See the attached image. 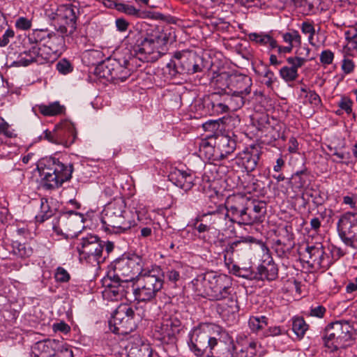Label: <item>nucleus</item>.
<instances>
[{
  "instance_id": "a19ab883",
  "label": "nucleus",
  "mask_w": 357,
  "mask_h": 357,
  "mask_svg": "<svg viewBox=\"0 0 357 357\" xmlns=\"http://www.w3.org/2000/svg\"><path fill=\"white\" fill-rule=\"evenodd\" d=\"M56 68L62 75H68L73 70L72 64L66 59L59 61L56 64Z\"/></svg>"
},
{
  "instance_id": "9b49d317",
  "label": "nucleus",
  "mask_w": 357,
  "mask_h": 357,
  "mask_svg": "<svg viewBox=\"0 0 357 357\" xmlns=\"http://www.w3.org/2000/svg\"><path fill=\"white\" fill-rule=\"evenodd\" d=\"M79 15L80 8L78 5H60L55 13V29L62 34L72 35L77 29V21Z\"/></svg>"
},
{
  "instance_id": "2eb2a0df",
  "label": "nucleus",
  "mask_w": 357,
  "mask_h": 357,
  "mask_svg": "<svg viewBox=\"0 0 357 357\" xmlns=\"http://www.w3.org/2000/svg\"><path fill=\"white\" fill-rule=\"evenodd\" d=\"M207 294L211 300H227L234 302L231 294V278L226 275H213L208 279Z\"/></svg>"
},
{
  "instance_id": "052dcab7",
  "label": "nucleus",
  "mask_w": 357,
  "mask_h": 357,
  "mask_svg": "<svg viewBox=\"0 0 357 357\" xmlns=\"http://www.w3.org/2000/svg\"><path fill=\"white\" fill-rule=\"evenodd\" d=\"M55 278L59 282H68L70 279V275L63 268L59 267L55 273Z\"/></svg>"
},
{
  "instance_id": "dca6fc26",
  "label": "nucleus",
  "mask_w": 357,
  "mask_h": 357,
  "mask_svg": "<svg viewBox=\"0 0 357 357\" xmlns=\"http://www.w3.org/2000/svg\"><path fill=\"white\" fill-rule=\"evenodd\" d=\"M231 136L227 135H219L214 138V144L211 142H204L202 145L204 149L208 148L213 150L215 153V158L223 160L231 154L236 148V136L231 133Z\"/></svg>"
},
{
  "instance_id": "c756f323",
  "label": "nucleus",
  "mask_w": 357,
  "mask_h": 357,
  "mask_svg": "<svg viewBox=\"0 0 357 357\" xmlns=\"http://www.w3.org/2000/svg\"><path fill=\"white\" fill-rule=\"evenodd\" d=\"M124 206V202L121 198H115L105 206L102 214L109 216H120L123 211Z\"/></svg>"
},
{
  "instance_id": "bf43d9fd",
  "label": "nucleus",
  "mask_w": 357,
  "mask_h": 357,
  "mask_svg": "<svg viewBox=\"0 0 357 357\" xmlns=\"http://www.w3.org/2000/svg\"><path fill=\"white\" fill-rule=\"evenodd\" d=\"M14 31L12 29H8L3 35L0 37V47H6L10 43V39L14 38Z\"/></svg>"
},
{
  "instance_id": "c03bdc74",
  "label": "nucleus",
  "mask_w": 357,
  "mask_h": 357,
  "mask_svg": "<svg viewBox=\"0 0 357 357\" xmlns=\"http://www.w3.org/2000/svg\"><path fill=\"white\" fill-rule=\"evenodd\" d=\"M63 215L69 219L70 221H74L76 222L83 223L86 220L83 213L75 211L73 210L66 209V211L63 212Z\"/></svg>"
},
{
  "instance_id": "1a4fd4ad",
  "label": "nucleus",
  "mask_w": 357,
  "mask_h": 357,
  "mask_svg": "<svg viewBox=\"0 0 357 357\" xmlns=\"http://www.w3.org/2000/svg\"><path fill=\"white\" fill-rule=\"evenodd\" d=\"M162 278L149 271L138 276L135 285H131L135 299L139 301L148 302L153 301L158 293L162 289Z\"/></svg>"
},
{
  "instance_id": "0e129e2a",
  "label": "nucleus",
  "mask_w": 357,
  "mask_h": 357,
  "mask_svg": "<svg viewBox=\"0 0 357 357\" xmlns=\"http://www.w3.org/2000/svg\"><path fill=\"white\" fill-rule=\"evenodd\" d=\"M115 25L116 27V30L119 32H126L128 26L130 25L129 22L126 20L124 18L119 17L115 20Z\"/></svg>"
},
{
  "instance_id": "2f4dec72",
  "label": "nucleus",
  "mask_w": 357,
  "mask_h": 357,
  "mask_svg": "<svg viewBox=\"0 0 357 357\" xmlns=\"http://www.w3.org/2000/svg\"><path fill=\"white\" fill-rule=\"evenodd\" d=\"M129 288L128 283L125 281H121L115 287L110 289H105L104 293L112 300H119L123 297Z\"/></svg>"
},
{
  "instance_id": "20e7f679",
  "label": "nucleus",
  "mask_w": 357,
  "mask_h": 357,
  "mask_svg": "<svg viewBox=\"0 0 357 357\" xmlns=\"http://www.w3.org/2000/svg\"><path fill=\"white\" fill-rule=\"evenodd\" d=\"M167 41L163 33L148 35L138 33L130 54L142 62H155L161 57L160 48Z\"/></svg>"
},
{
  "instance_id": "39448f33",
  "label": "nucleus",
  "mask_w": 357,
  "mask_h": 357,
  "mask_svg": "<svg viewBox=\"0 0 357 357\" xmlns=\"http://www.w3.org/2000/svg\"><path fill=\"white\" fill-rule=\"evenodd\" d=\"M167 67L173 75H193L204 72L206 68L203 57L190 51H177L174 53Z\"/></svg>"
},
{
  "instance_id": "0eeeda50",
  "label": "nucleus",
  "mask_w": 357,
  "mask_h": 357,
  "mask_svg": "<svg viewBox=\"0 0 357 357\" xmlns=\"http://www.w3.org/2000/svg\"><path fill=\"white\" fill-rule=\"evenodd\" d=\"M353 328L347 321H337L330 324L325 330V346L335 351L350 345L352 341Z\"/></svg>"
},
{
  "instance_id": "13d9d810",
  "label": "nucleus",
  "mask_w": 357,
  "mask_h": 357,
  "mask_svg": "<svg viewBox=\"0 0 357 357\" xmlns=\"http://www.w3.org/2000/svg\"><path fill=\"white\" fill-rule=\"evenodd\" d=\"M301 30L303 34L305 35H314L315 29L313 25V22L309 21H304L301 24Z\"/></svg>"
},
{
  "instance_id": "3c124183",
  "label": "nucleus",
  "mask_w": 357,
  "mask_h": 357,
  "mask_svg": "<svg viewBox=\"0 0 357 357\" xmlns=\"http://www.w3.org/2000/svg\"><path fill=\"white\" fill-rule=\"evenodd\" d=\"M334 59V54L330 50H323L320 54V62L323 65L331 64Z\"/></svg>"
},
{
  "instance_id": "aec40b11",
  "label": "nucleus",
  "mask_w": 357,
  "mask_h": 357,
  "mask_svg": "<svg viewBox=\"0 0 357 357\" xmlns=\"http://www.w3.org/2000/svg\"><path fill=\"white\" fill-rule=\"evenodd\" d=\"M243 276L259 280L273 281L278 277V268L273 259L266 255L258 266L257 272L250 271L248 275Z\"/></svg>"
},
{
  "instance_id": "ea45409f",
  "label": "nucleus",
  "mask_w": 357,
  "mask_h": 357,
  "mask_svg": "<svg viewBox=\"0 0 357 357\" xmlns=\"http://www.w3.org/2000/svg\"><path fill=\"white\" fill-rule=\"evenodd\" d=\"M14 252L20 257H26L30 256L33 250L31 248L27 247L24 243L15 242L13 245Z\"/></svg>"
},
{
  "instance_id": "6e6d98bb",
  "label": "nucleus",
  "mask_w": 357,
  "mask_h": 357,
  "mask_svg": "<svg viewBox=\"0 0 357 357\" xmlns=\"http://www.w3.org/2000/svg\"><path fill=\"white\" fill-rule=\"evenodd\" d=\"M252 211L256 214H263L266 212V204L264 201L253 200L251 202Z\"/></svg>"
},
{
  "instance_id": "393cba45",
  "label": "nucleus",
  "mask_w": 357,
  "mask_h": 357,
  "mask_svg": "<svg viewBox=\"0 0 357 357\" xmlns=\"http://www.w3.org/2000/svg\"><path fill=\"white\" fill-rule=\"evenodd\" d=\"M195 178V176L190 172L180 170L176 168L172 169L168 175L169 181L185 191L193 187Z\"/></svg>"
},
{
  "instance_id": "864d4df0",
  "label": "nucleus",
  "mask_w": 357,
  "mask_h": 357,
  "mask_svg": "<svg viewBox=\"0 0 357 357\" xmlns=\"http://www.w3.org/2000/svg\"><path fill=\"white\" fill-rule=\"evenodd\" d=\"M357 222V212H347L339 219L337 223H355Z\"/></svg>"
},
{
  "instance_id": "f03ea898",
  "label": "nucleus",
  "mask_w": 357,
  "mask_h": 357,
  "mask_svg": "<svg viewBox=\"0 0 357 357\" xmlns=\"http://www.w3.org/2000/svg\"><path fill=\"white\" fill-rule=\"evenodd\" d=\"M42 186L47 190L58 188L69 181L73 172L71 163H64L55 157H45L37 165Z\"/></svg>"
},
{
  "instance_id": "ddd939ff",
  "label": "nucleus",
  "mask_w": 357,
  "mask_h": 357,
  "mask_svg": "<svg viewBox=\"0 0 357 357\" xmlns=\"http://www.w3.org/2000/svg\"><path fill=\"white\" fill-rule=\"evenodd\" d=\"M105 242L100 241L98 236L87 235L81 239L77 250L81 261H85L92 265H98L103 261L102 257Z\"/></svg>"
},
{
  "instance_id": "e433bc0d",
  "label": "nucleus",
  "mask_w": 357,
  "mask_h": 357,
  "mask_svg": "<svg viewBox=\"0 0 357 357\" xmlns=\"http://www.w3.org/2000/svg\"><path fill=\"white\" fill-rule=\"evenodd\" d=\"M267 326V318L265 316L252 317L249 319V326L253 332H258Z\"/></svg>"
},
{
  "instance_id": "6e6552de",
  "label": "nucleus",
  "mask_w": 357,
  "mask_h": 357,
  "mask_svg": "<svg viewBox=\"0 0 357 357\" xmlns=\"http://www.w3.org/2000/svg\"><path fill=\"white\" fill-rule=\"evenodd\" d=\"M218 328L213 325H200L194 328L188 334V342L190 349L198 357L208 354L210 349L216 344L215 336L213 335L214 329Z\"/></svg>"
},
{
  "instance_id": "4d7b16f0",
  "label": "nucleus",
  "mask_w": 357,
  "mask_h": 357,
  "mask_svg": "<svg viewBox=\"0 0 357 357\" xmlns=\"http://www.w3.org/2000/svg\"><path fill=\"white\" fill-rule=\"evenodd\" d=\"M56 355L58 357H73V351L68 345L60 342V347L57 349Z\"/></svg>"
},
{
  "instance_id": "49530a36",
  "label": "nucleus",
  "mask_w": 357,
  "mask_h": 357,
  "mask_svg": "<svg viewBox=\"0 0 357 357\" xmlns=\"http://www.w3.org/2000/svg\"><path fill=\"white\" fill-rule=\"evenodd\" d=\"M334 149L335 151L333 153V155L336 156L340 159V160L337 161L333 160V161L338 163H344L348 165L351 158V153L349 151H339L337 148H334Z\"/></svg>"
},
{
  "instance_id": "a18cd8bd",
  "label": "nucleus",
  "mask_w": 357,
  "mask_h": 357,
  "mask_svg": "<svg viewBox=\"0 0 357 357\" xmlns=\"http://www.w3.org/2000/svg\"><path fill=\"white\" fill-rule=\"evenodd\" d=\"M0 135H3L7 138H13L15 136L14 131L10 129V125L1 116H0Z\"/></svg>"
},
{
  "instance_id": "412c9836",
  "label": "nucleus",
  "mask_w": 357,
  "mask_h": 357,
  "mask_svg": "<svg viewBox=\"0 0 357 357\" xmlns=\"http://www.w3.org/2000/svg\"><path fill=\"white\" fill-rule=\"evenodd\" d=\"M51 40H56L58 44L61 46L60 50L63 48L64 44V39L63 37H57L55 33H50L47 30L45 29H36L29 34L26 40L29 44L36 45L38 47H41L46 51L48 50L47 44ZM61 52V51H59Z\"/></svg>"
},
{
  "instance_id": "f704fd0d",
  "label": "nucleus",
  "mask_w": 357,
  "mask_h": 357,
  "mask_svg": "<svg viewBox=\"0 0 357 357\" xmlns=\"http://www.w3.org/2000/svg\"><path fill=\"white\" fill-rule=\"evenodd\" d=\"M248 40L260 46H267V43L271 36L265 32H252L247 35Z\"/></svg>"
},
{
  "instance_id": "4be33fe9",
  "label": "nucleus",
  "mask_w": 357,
  "mask_h": 357,
  "mask_svg": "<svg viewBox=\"0 0 357 357\" xmlns=\"http://www.w3.org/2000/svg\"><path fill=\"white\" fill-rule=\"evenodd\" d=\"M275 234L278 237L275 241V250L280 254H284L289 252L293 247V233L291 231V227L290 225H286L282 227H279L277 229H274Z\"/></svg>"
},
{
  "instance_id": "69168bd1",
  "label": "nucleus",
  "mask_w": 357,
  "mask_h": 357,
  "mask_svg": "<svg viewBox=\"0 0 357 357\" xmlns=\"http://www.w3.org/2000/svg\"><path fill=\"white\" fill-rule=\"evenodd\" d=\"M342 204L349 205L351 208H356L357 204V196L355 194H352L351 196L347 195L342 197Z\"/></svg>"
},
{
  "instance_id": "473e14b6",
  "label": "nucleus",
  "mask_w": 357,
  "mask_h": 357,
  "mask_svg": "<svg viewBox=\"0 0 357 357\" xmlns=\"http://www.w3.org/2000/svg\"><path fill=\"white\" fill-rule=\"evenodd\" d=\"M308 329V325L302 317H294L292 319V330L298 339H302Z\"/></svg>"
},
{
  "instance_id": "37998d69",
  "label": "nucleus",
  "mask_w": 357,
  "mask_h": 357,
  "mask_svg": "<svg viewBox=\"0 0 357 357\" xmlns=\"http://www.w3.org/2000/svg\"><path fill=\"white\" fill-rule=\"evenodd\" d=\"M307 59L302 58V56H290L287 59V63L290 65V68L298 72L299 68H301L307 61Z\"/></svg>"
},
{
  "instance_id": "4c0bfd02",
  "label": "nucleus",
  "mask_w": 357,
  "mask_h": 357,
  "mask_svg": "<svg viewBox=\"0 0 357 357\" xmlns=\"http://www.w3.org/2000/svg\"><path fill=\"white\" fill-rule=\"evenodd\" d=\"M280 77L286 82H290L295 81L298 77V73L289 66H284L280 70Z\"/></svg>"
},
{
  "instance_id": "4468645a",
  "label": "nucleus",
  "mask_w": 357,
  "mask_h": 357,
  "mask_svg": "<svg viewBox=\"0 0 357 357\" xmlns=\"http://www.w3.org/2000/svg\"><path fill=\"white\" fill-rule=\"evenodd\" d=\"M24 46L25 50L21 52L16 61L18 66H28L32 63L43 64L49 61L50 54H56L60 49L48 47V51H44L43 47H38L36 45L29 44L28 41H24Z\"/></svg>"
},
{
  "instance_id": "a211bd4d",
  "label": "nucleus",
  "mask_w": 357,
  "mask_h": 357,
  "mask_svg": "<svg viewBox=\"0 0 357 357\" xmlns=\"http://www.w3.org/2000/svg\"><path fill=\"white\" fill-rule=\"evenodd\" d=\"M181 330V321L174 317L164 319L160 326H155L154 335L160 340L172 342Z\"/></svg>"
},
{
  "instance_id": "a878e982",
  "label": "nucleus",
  "mask_w": 357,
  "mask_h": 357,
  "mask_svg": "<svg viewBox=\"0 0 357 357\" xmlns=\"http://www.w3.org/2000/svg\"><path fill=\"white\" fill-rule=\"evenodd\" d=\"M259 153L257 151L246 149L239 153L236 158V163L241 165L247 172L254 171L259 160Z\"/></svg>"
},
{
  "instance_id": "7c9ffc66",
  "label": "nucleus",
  "mask_w": 357,
  "mask_h": 357,
  "mask_svg": "<svg viewBox=\"0 0 357 357\" xmlns=\"http://www.w3.org/2000/svg\"><path fill=\"white\" fill-rule=\"evenodd\" d=\"M39 112L45 116H53L61 114L65 111V107L59 102H54L49 105H37Z\"/></svg>"
},
{
  "instance_id": "603ef678",
  "label": "nucleus",
  "mask_w": 357,
  "mask_h": 357,
  "mask_svg": "<svg viewBox=\"0 0 357 357\" xmlns=\"http://www.w3.org/2000/svg\"><path fill=\"white\" fill-rule=\"evenodd\" d=\"M31 21L24 17H20L15 21V27L20 30H28L31 29Z\"/></svg>"
},
{
  "instance_id": "f3484780",
  "label": "nucleus",
  "mask_w": 357,
  "mask_h": 357,
  "mask_svg": "<svg viewBox=\"0 0 357 357\" xmlns=\"http://www.w3.org/2000/svg\"><path fill=\"white\" fill-rule=\"evenodd\" d=\"M300 255L312 267L326 268L330 265L328 257L321 243L307 245L303 250L300 251Z\"/></svg>"
},
{
  "instance_id": "09e8293b",
  "label": "nucleus",
  "mask_w": 357,
  "mask_h": 357,
  "mask_svg": "<svg viewBox=\"0 0 357 357\" xmlns=\"http://www.w3.org/2000/svg\"><path fill=\"white\" fill-rule=\"evenodd\" d=\"M262 73L263 76L267 79L265 82V84L269 88L272 87L273 83L276 80V77L275 76L274 73L267 66H265Z\"/></svg>"
},
{
  "instance_id": "7ed1b4c3",
  "label": "nucleus",
  "mask_w": 357,
  "mask_h": 357,
  "mask_svg": "<svg viewBox=\"0 0 357 357\" xmlns=\"http://www.w3.org/2000/svg\"><path fill=\"white\" fill-rule=\"evenodd\" d=\"M215 88L228 96L235 102L238 100V109H241L251 93L252 79L246 75L222 73L213 78Z\"/></svg>"
},
{
  "instance_id": "de8ad7c7",
  "label": "nucleus",
  "mask_w": 357,
  "mask_h": 357,
  "mask_svg": "<svg viewBox=\"0 0 357 357\" xmlns=\"http://www.w3.org/2000/svg\"><path fill=\"white\" fill-rule=\"evenodd\" d=\"M309 102L316 107H319L321 105V99L319 94L315 91H309L306 94Z\"/></svg>"
},
{
  "instance_id": "423d86ee",
  "label": "nucleus",
  "mask_w": 357,
  "mask_h": 357,
  "mask_svg": "<svg viewBox=\"0 0 357 357\" xmlns=\"http://www.w3.org/2000/svg\"><path fill=\"white\" fill-rule=\"evenodd\" d=\"M133 60L130 56L127 58L116 55L114 58L99 64L95 71L98 76L107 81L123 82L130 75L131 62Z\"/></svg>"
},
{
  "instance_id": "9d476101",
  "label": "nucleus",
  "mask_w": 357,
  "mask_h": 357,
  "mask_svg": "<svg viewBox=\"0 0 357 357\" xmlns=\"http://www.w3.org/2000/svg\"><path fill=\"white\" fill-rule=\"evenodd\" d=\"M136 327L135 310L127 304L120 305L109 321L110 331L117 335H128Z\"/></svg>"
},
{
  "instance_id": "8fccbe9b",
  "label": "nucleus",
  "mask_w": 357,
  "mask_h": 357,
  "mask_svg": "<svg viewBox=\"0 0 357 357\" xmlns=\"http://www.w3.org/2000/svg\"><path fill=\"white\" fill-rule=\"evenodd\" d=\"M130 229V226L123 227L121 226H116L114 225H106V226L104 227V230L106 232L115 234L124 233Z\"/></svg>"
},
{
  "instance_id": "b1692460",
  "label": "nucleus",
  "mask_w": 357,
  "mask_h": 357,
  "mask_svg": "<svg viewBox=\"0 0 357 357\" xmlns=\"http://www.w3.org/2000/svg\"><path fill=\"white\" fill-rule=\"evenodd\" d=\"M128 357H151L152 349L142 342L139 335H133L125 346Z\"/></svg>"
},
{
  "instance_id": "5701e85b",
  "label": "nucleus",
  "mask_w": 357,
  "mask_h": 357,
  "mask_svg": "<svg viewBox=\"0 0 357 357\" xmlns=\"http://www.w3.org/2000/svg\"><path fill=\"white\" fill-rule=\"evenodd\" d=\"M56 137L57 144H61L65 147L71 146L77 137V132L73 123L64 121L56 125Z\"/></svg>"
},
{
  "instance_id": "cd10ccee",
  "label": "nucleus",
  "mask_w": 357,
  "mask_h": 357,
  "mask_svg": "<svg viewBox=\"0 0 357 357\" xmlns=\"http://www.w3.org/2000/svg\"><path fill=\"white\" fill-rule=\"evenodd\" d=\"M60 342L56 340H45L38 342L34 346V350L38 351L42 357H53L56 356Z\"/></svg>"
},
{
  "instance_id": "bb28decb",
  "label": "nucleus",
  "mask_w": 357,
  "mask_h": 357,
  "mask_svg": "<svg viewBox=\"0 0 357 357\" xmlns=\"http://www.w3.org/2000/svg\"><path fill=\"white\" fill-rule=\"evenodd\" d=\"M216 344L211 348L206 357H232L234 345L232 341L229 340V342L220 340L215 337Z\"/></svg>"
},
{
  "instance_id": "58836bf2",
  "label": "nucleus",
  "mask_w": 357,
  "mask_h": 357,
  "mask_svg": "<svg viewBox=\"0 0 357 357\" xmlns=\"http://www.w3.org/2000/svg\"><path fill=\"white\" fill-rule=\"evenodd\" d=\"M345 39L350 48L357 50V28H351L344 32Z\"/></svg>"
},
{
  "instance_id": "338daca9",
  "label": "nucleus",
  "mask_w": 357,
  "mask_h": 357,
  "mask_svg": "<svg viewBox=\"0 0 357 357\" xmlns=\"http://www.w3.org/2000/svg\"><path fill=\"white\" fill-rule=\"evenodd\" d=\"M287 333V331L282 329L280 326L270 327L267 331V335L278 336Z\"/></svg>"
},
{
  "instance_id": "e2e57ef3",
  "label": "nucleus",
  "mask_w": 357,
  "mask_h": 357,
  "mask_svg": "<svg viewBox=\"0 0 357 357\" xmlns=\"http://www.w3.org/2000/svg\"><path fill=\"white\" fill-rule=\"evenodd\" d=\"M40 139H45L48 142L57 144V140L56 137V127L52 132L49 130H44L42 135L40 136Z\"/></svg>"
},
{
  "instance_id": "72a5a7b5",
  "label": "nucleus",
  "mask_w": 357,
  "mask_h": 357,
  "mask_svg": "<svg viewBox=\"0 0 357 357\" xmlns=\"http://www.w3.org/2000/svg\"><path fill=\"white\" fill-rule=\"evenodd\" d=\"M310 172L306 167L296 171L292 174L291 178L294 180L296 187L299 188H304L309 180Z\"/></svg>"
},
{
  "instance_id": "c85d7f7f",
  "label": "nucleus",
  "mask_w": 357,
  "mask_h": 357,
  "mask_svg": "<svg viewBox=\"0 0 357 357\" xmlns=\"http://www.w3.org/2000/svg\"><path fill=\"white\" fill-rule=\"evenodd\" d=\"M353 225H337L339 236L343 242L351 246L354 241H357V232L356 229H351Z\"/></svg>"
},
{
  "instance_id": "774afa93",
  "label": "nucleus",
  "mask_w": 357,
  "mask_h": 357,
  "mask_svg": "<svg viewBox=\"0 0 357 357\" xmlns=\"http://www.w3.org/2000/svg\"><path fill=\"white\" fill-rule=\"evenodd\" d=\"M13 218L12 215L7 208H2L0 211V223H8Z\"/></svg>"
},
{
  "instance_id": "6ab92c4d",
  "label": "nucleus",
  "mask_w": 357,
  "mask_h": 357,
  "mask_svg": "<svg viewBox=\"0 0 357 357\" xmlns=\"http://www.w3.org/2000/svg\"><path fill=\"white\" fill-rule=\"evenodd\" d=\"M142 267V259L139 257H135L119 261L116 265L115 270L117 273L116 275H121L125 278H121V281L126 282L130 286L135 276L141 273Z\"/></svg>"
},
{
  "instance_id": "f257e3e1",
  "label": "nucleus",
  "mask_w": 357,
  "mask_h": 357,
  "mask_svg": "<svg viewBox=\"0 0 357 357\" xmlns=\"http://www.w3.org/2000/svg\"><path fill=\"white\" fill-rule=\"evenodd\" d=\"M241 197L233 196L227 198L225 206H219L215 211H202L196 216L195 223L199 222L220 223L229 221L231 223H245L248 208L244 207Z\"/></svg>"
},
{
  "instance_id": "680f3d73",
  "label": "nucleus",
  "mask_w": 357,
  "mask_h": 357,
  "mask_svg": "<svg viewBox=\"0 0 357 357\" xmlns=\"http://www.w3.org/2000/svg\"><path fill=\"white\" fill-rule=\"evenodd\" d=\"M341 68L345 74H350L354 71V63L351 59L344 57L342 60Z\"/></svg>"
},
{
  "instance_id": "f8f14e48",
  "label": "nucleus",
  "mask_w": 357,
  "mask_h": 357,
  "mask_svg": "<svg viewBox=\"0 0 357 357\" xmlns=\"http://www.w3.org/2000/svg\"><path fill=\"white\" fill-rule=\"evenodd\" d=\"M238 101L231 100L221 90L212 93L204 97L202 101L203 109L205 113L210 116H218L229 111H237L238 109Z\"/></svg>"
},
{
  "instance_id": "79ce46f5",
  "label": "nucleus",
  "mask_w": 357,
  "mask_h": 357,
  "mask_svg": "<svg viewBox=\"0 0 357 357\" xmlns=\"http://www.w3.org/2000/svg\"><path fill=\"white\" fill-rule=\"evenodd\" d=\"M115 8L117 10L124 13L128 15L134 16L139 13V10H137L135 6L123 3H116Z\"/></svg>"
},
{
  "instance_id": "5fc2aeb1",
  "label": "nucleus",
  "mask_w": 357,
  "mask_h": 357,
  "mask_svg": "<svg viewBox=\"0 0 357 357\" xmlns=\"http://www.w3.org/2000/svg\"><path fill=\"white\" fill-rule=\"evenodd\" d=\"M52 229L55 231L58 235L62 236L66 238H74L77 237L78 235V232L72 231H65L59 227V225H53Z\"/></svg>"
},
{
  "instance_id": "c9c22d12",
  "label": "nucleus",
  "mask_w": 357,
  "mask_h": 357,
  "mask_svg": "<svg viewBox=\"0 0 357 357\" xmlns=\"http://www.w3.org/2000/svg\"><path fill=\"white\" fill-rule=\"evenodd\" d=\"M338 107L341 108L347 115L352 114L353 118L356 119V115L353 112L354 101L347 96H341L340 100L337 103Z\"/></svg>"
}]
</instances>
